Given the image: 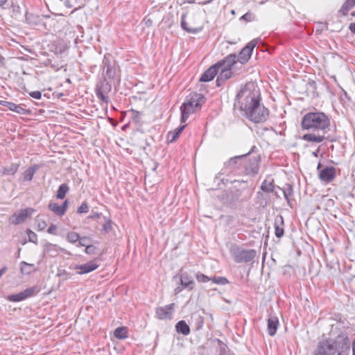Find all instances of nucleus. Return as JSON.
I'll return each instance as SVG.
<instances>
[{"label": "nucleus", "mask_w": 355, "mask_h": 355, "mask_svg": "<svg viewBox=\"0 0 355 355\" xmlns=\"http://www.w3.org/2000/svg\"><path fill=\"white\" fill-rule=\"evenodd\" d=\"M329 127L330 120L325 113L319 111L307 112L302 119L301 128L308 132L302 139L309 142H322L326 139L324 135L329 130Z\"/></svg>", "instance_id": "1"}, {"label": "nucleus", "mask_w": 355, "mask_h": 355, "mask_svg": "<svg viewBox=\"0 0 355 355\" xmlns=\"http://www.w3.org/2000/svg\"><path fill=\"white\" fill-rule=\"evenodd\" d=\"M260 92L257 85L253 83H248L241 89L236 95V102L239 109L247 111L252 109L260 102Z\"/></svg>", "instance_id": "2"}, {"label": "nucleus", "mask_w": 355, "mask_h": 355, "mask_svg": "<svg viewBox=\"0 0 355 355\" xmlns=\"http://www.w3.org/2000/svg\"><path fill=\"white\" fill-rule=\"evenodd\" d=\"M205 101V98L202 94L195 93L188 96L180 107V121L184 123L188 119L189 115L193 113L196 109L200 108Z\"/></svg>", "instance_id": "3"}, {"label": "nucleus", "mask_w": 355, "mask_h": 355, "mask_svg": "<svg viewBox=\"0 0 355 355\" xmlns=\"http://www.w3.org/2000/svg\"><path fill=\"white\" fill-rule=\"evenodd\" d=\"M230 253L234 261L237 263H248L254 261L257 256V251L254 249L245 250L236 244H232L230 248Z\"/></svg>", "instance_id": "4"}, {"label": "nucleus", "mask_w": 355, "mask_h": 355, "mask_svg": "<svg viewBox=\"0 0 355 355\" xmlns=\"http://www.w3.org/2000/svg\"><path fill=\"white\" fill-rule=\"evenodd\" d=\"M247 119L254 123H263L266 121L269 116V110L259 103L254 105L252 109L245 112Z\"/></svg>", "instance_id": "5"}, {"label": "nucleus", "mask_w": 355, "mask_h": 355, "mask_svg": "<svg viewBox=\"0 0 355 355\" xmlns=\"http://www.w3.org/2000/svg\"><path fill=\"white\" fill-rule=\"evenodd\" d=\"M331 343L333 344V352L334 354L349 355L350 341L345 334H339L334 340L331 339Z\"/></svg>", "instance_id": "6"}, {"label": "nucleus", "mask_w": 355, "mask_h": 355, "mask_svg": "<svg viewBox=\"0 0 355 355\" xmlns=\"http://www.w3.org/2000/svg\"><path fill=\"white\" fill-rule=\"evenodd\" d=\"M254 148H255V146H253L248 153L230 158L227 162L225 163L224 167L222 168L220 174L230 175L239 170L243 164V160L248 154L253 151Z\"/></svg>", "instance_id": "7"}, {"label": "nucleus", "mask_w": 355, "mask_h": 355, "mask_svg": "<svg viewBox=\"0 0 355 355\" xmlns=\"http://www.w3.org/2000/svg\"><path fill=\"white\" fill-rule=\"evenodd\" d=\"M111 90V83L105 77H103L96 86V96L100 101L107 104L110 102V98L107 94Z\"/></svg>", "instance_id": "8"}, {"label": "nucleus", "mask_w": 355, "mask_h": 355, "mask_svg": "<svg viewBox=\"0 0 355 355\" xmlns=\"http://www.w3.org/2000/svg\"><path fill=\"white\" fill-rule=\"evenodd\" d=\"M34 211L35 210L33 208L20 209L19 211L14 213L9 218V222L14 225L23 223L28 218L31 216Z\"/></svg>", "instance_id": "9"}, {"label": "nucleus", "mask_w": 355, "mask_h": 355, "mask_svg": "<svg viewBox=\"0 0 355 355\" xmlns=\"http://www.w3.org/2000/svg\"><path fill=\"white\" fill-rule=\"evenodd\" d=\"M257 45L256 40L250 42L239 53L237 60L241 64H244L250 60L252 52Z\"/></svg>", "instance_id": "10"}, {"label": "nucleus", "mask_w": 355, "mask_h": 355, "mask_svg": "<svg viewBox=\"0 0 355 355\" xmlns=\"http://www.w3.org/2000/svg\"><path fill=\"white\" fill-rule=\"evenodd\" d=\"M313 355H334L331 339H325L318 343Z\"/></svg>", "instance_id": "11"}, {"label": "nucleus", "mask_w": 355, "mask_h": 355, "mask_svg": "<svg viewBox=\"0 0 355 355\" xmlns=\"http://www.w3.org/2000/svg\"><path fill=\"white\" fill-rule=\"evenodd\" d=\"M174 303L166 305L164 306H159L156 309L155 315L159 320H171L173 318L174 311Z\"/></svg>", "instance_id": "12"}, {"label": "nucleus", "mask_w": 355, "mask_h": 355, "mask_svg": "<svg viewBox=\"0 0 355 355\" xmlns=\"http://www.w3.org/2000/svg\"><path fill=\"white\" fill-rule=\"evenodd\" d=\"M318 176L322 182L329 183L336 178V168L334 166H326L324 168L320 171Z\"/></svg>", "instance_id": "13"}, {"label": "nucleus", "mask_w": 355, "mask_h": 355, "mask_svg": "<svg viewBox=\"0 0 355 355\" xmlns=\"http://www.w3.org/2000/svg\"><path fill=\"white\" fill-rule=\"evenodd\" d=\"M99 265L96 263V260L90 261L85 264L76 265L75 270H78L77 273L78 275H83L91 272L98 268Z\"/></svg>", "instance_id": "14"}, {"label": "nucleus", "mask_w": 355, "mask_h": 355, "mask_svg": "<svg viewBox=\"0 0 355 355\" xmlns=\"http://www.w3.org/2000/svg\"><path fill=\"white\" fill-rule=\"evenodd\" d=\"M68 205L69 200L67 199L61 205H59L55 202H51L48 205V208L57 216H62L66 213Z\"/></svg>", "instance_id": "15"}, {"label": "nucleus", "mask_w": 355, "mask_h": 355, "mask_svg": "<svg viewBox=\"0 0 355 355\" xmlns=\"http://www.w3.org/2000/svg\"><path fill=\"white\" fill-rule=\"evenodd\" d=\"M117 65L118 64L114 57L110 53H106L103 57L101 68L103 69L105 73H107L108 71L112 69Z\"/></svg>", "instance_id": "16"}, {"label": "nucleus", "mask_w": 355, "mask_h": 355, "mask_svg": "<svg viewBox=\"0 0 355 355\" xmlns=\"http://www.w3.org/2000/svg\"><path fill=\"white\" fill-rule=\"evenodd\" d=\"M219 69L216 64L209 67L200 76V82H209L213 80L215 76L218 73Z\"/></svg>", "instance_id": "17"}, {"label": "nucleus", "mask_w": 355, "mask_h": 355, "mask_svg": "<svg viewBox=\"0 0 355 355\" xmlns=\"http://www.w3.org/2000/svg\"><path fill=\"white\" fill-rule=\"evenodd\" d=\"M232 76V71L231 69L220 68L218 71V76L216 79V85L220 87L227 80L230 79Z\"/></svg>", "instance_id": "18"}, {"label": "nucleus", "mask_w": 355, "mask_h": 355, "mask_svg": "<svg viewBox=\"0 0 355 355\" xmlns=\"http://www.w3.org/2000/svg\"><path fill=\"white\" fill-rule=\"evenodd\" d=\"M106 78L113 82L114 84H119L121 81V69L119 65L105 73Z\"/></svg>", "instance_id": "19"}, {"label": "nucleus", "mask_w": 355, "mask_h": 355, "mask_svg": "<svg viewBox=\"0 0 355 355\" xmlns=\"http://www.w3.org/2000/svg\"><path fill=\"white\" fill-rule=\"evenodd\" d=\"M236 55L234 53L228 55L224 60L218 62L216 64L217 67L220 68L231 69L232 67L236 64Z\"/></svg>", "instance_id": "20"}, {"label": "nucleus", "mask_w": 355, "mask_h": 355, "mask_svg": "<svg viewBox=\"0 0 355 355\" xmlns=\"http://www.w3.org/2000/svg\"><path fill=\"white\" fill-rule=\"evenodd\" d=\"M279 324V319L277 316H270L268 319L267 330L270 336L275 335Z\"/></svg>", "instance_id": "21"}, {"label": "nucleus", "mask_w": 355, "mask_h": 355, "mask_svg": "<svg viewBox=\"0 0 355 355\" xmlns=\"http://www.w3.org/2000/svg\"><path fill=\"white\" fill-rule=\"evenodd\" d=\"M44 253L49 254L52 257H55L58 254L59 250L64 251L63 248L58 247L55 244H52L51 243H46L44 245Z\"/></svg>", "instance_id": "22"}, {"label": "nucleus", "mask_w": 355, "mask_h": 355, "mask_svg": "<svg viewBox=\"0 0 355 355\" xmlns=\"http://www.w3.org/2000/svg\"><path fill=\"white\" fill-rule=\"evenodd\" d=\"M180 284L184 286L185 289L191 291L195 286V282L188 274L184 273L180 277Z\"/></svg>", "instance_id": "23"}, {"label": "nucleus", "mask_w": 355, "mask_h": 355, "mask_svg": "<svg viewBox=\"0 0 355 355\" xmlns=\"http://www.w3.org/2000/svg\"><path fill=\"white\" fill-rule=\"evenodd\" d=\"M274 179L267 176L261 184V189L266 193H272L275 189Z\"/></svg>", "instance_id": "24"}, {"label": "nucleus", "mask_w": 355, "mask_h": 355, "mask_svg": "<svg viewBox=\"0 0 355 355\" xmlns=\"http://www.w3.org/2000/svg\"><path fill=\"white\" fill-rule=\"evenodd\" d=\"M19 167V164L12 163L10 166L3 167L0 170V173L1 175H14L18 171Z\"/></svg>", "instance_id": "25"}, {"label": "nucleus", "mask_w": 355, "mask_h": 355, "mask_svg": "<svg viewBox=\"0 0 355 355\" xmlns=\"http://www.w3.org/2000/svg\"><path fill=\"white\" fill-rule=\"evenodd\" d=\"M177 332L187 336L190 334V328L184 320L179 321L175 325Z\"/></svg>", "instance_id": "26"}, {"label": "nucleus", "mask_w": 355, "mask_h": 355, "mask_svg": "<svg viewBox=\"0 0 355 355\" xmlns=\"http://www.w3.org/2000/svg\"><path fill=\"white\" fill-rule=\"evenodd\" d=\"M185 17H186V15H183L182 16V18H181V27L185 30L187 32L189 33H198V32H200L201 30H202V28L201 27H199V28H192V27H189L188 26V24L185 20Z\"/></svg>", "instance_id": "27"}, {"label": "nucleus", "mask_w": 355, "mask_h": 355, "mask_svg": "<svg viewBox=\"0 0 355 355\" xmlns=\"http://www.w3.org/2000/svg\"><path fill=\"white\" fill-rule=\"evenodd\" d=\"M355 6V0H346L340 8L339 12L343 15H347L349 10Z\"/></svg>", "instance_id": "28"}, {"label": "nucleus", "mask_w": 355, "mask_h": 355, "mask_svg": "<svg viewBox=\"0 0 355 355\" xmlns=\"http://www.w3.org/2000/svg\"><path fill=\"white\" fill-rule=\"evenodd\" d=\"M191 319L195 322L196 329H200L204 325V318L198 313H193Z\"/></svg>", "instance_id": "29"}, {"label": "nucleus", "mask_w": 355, "mask_h": 355, "mask_svg": "<svg viewBox=\"0 0 355 355\" xmlns=\"http://www.w3.org/2000/svg\"><path fill=\"white\" fill-rule=\"evenodd\" d=\"M37 168L36 166H34L33 167H29L27 168L24 173H23V180L24 181H31L33 176L35 173L36 172Z\"/></svg>", "instance_id": "30"}, {"label": "nucleus", "mask_w": 355, "mask_h": 355, "mask_svg": "<svg viewBox=\"0 0 355 355\" xmlns=\"http://www.w3.org/2000/svg\"><path fill=\"white\" fill-rule=\"evenodd\" d=\"M69 191V187L67 184L64 183L60 184L57 191L56 198L58 199H64Z\"/></svg>", "instance_id": "31"}, {"label": "nucleus", "mask_w": 355, "mask_h": 355, "mask_svg": "<svg viewBox=\"0 0 355 355\" xmlns=\"http://www.w3.org/2000/svg\"><path fill=\"white\" fill-rule=\"evenodd\" d=\"M186 126H187L186 124L182 125L180 126L179 128H176L174 131L169 132L168 134V138L171 137L170 141L171 142L175 141L178 138V137L180 136L181 132L184 130V129L185 128Z\"/></svg>", "instance_id": "32"}, {"label": "nucleus", "mask_w": 355, "mask_h": 355, "mask_svg": "<svg viewBox=\"0 0 355 355\" xmlns=\"http://www.w3.org/2000/svg\"><path fill=\"white\" fill-rule=\"evenodd\" d=\"M26 19L29 24L35 26L39 25L42 21L40 16L33 14H26Z\"/></svg>", "instance_id": "33"}, {"label": "nucleus", "mask_w": 355, "mask_h": 355, "mask_svg": "<svg viewBox=\"0 0 355 355\" xmlns=\"http://www.w3.org/2000/svg\"><path fill=\"white\" fill-rule=\"evenodd\" d=\"M9 110L19 114H27L29 113L28 110L22 107L20 105L15 104L12 102L9 106Z\"/></svg>", "instance_id": "34"}, {"label": "nucleus", "mask_w": 355, "mask_h": 355, "mask_svg": "<svg viewBox=\"0 0 355 355\" xmlns=\"http://www.w3.org/2000/svg\"><path fill=\"white\" fill-rule=\"evenodd\" d=\"M114 335L116 338L125 339L128 338V331L124 327H118L114 331Z\"/></svg>", "instance_id": "35"}, {"label": "nucleus", "mask_w": 355, "mask_h": 355, "mask_svg": "<svg viewBox=\"0 0 355 355\" xmlns=\"http://www.w3.org/2000/svg\"><path fill=\"white\" fill-rule=\"evenodd\" d=\"M284 198L287 200L288 203L290 202L291 197L293 195V189L291 184H286L282 189Z\"/></svg>", "instance_id": "36"}, {"label": "nucleus", "mask_w": 355, "mask_h": 355, "mask_svg": "<svg viewBox=\"0 0 355 355\" xmlns=\"http://www.w3.org/2000/svg\"><path fill=\"white\" fill-rule=\"evenodd\" d=\"M40 292V289L37 286L29 287L24 291L26 298L35 295Z\"/></svg>", "instance_id": "37"}, {"label": "nucleus", "mask_w": 355, "mask_h": 355, "mask_svg": "<svg viewBox=\"0 0 355 355\" xmlns=\"http://www.w3.org/2000/svg\"><path fill=\"white\" fill-rule=\"evenodd\" d=\"M8 299L11 302H20L26 300V298L24 291H22L17 294L8 295Z\"/></svg>", "instance_id": "38"}, {"label": "nucleus", "mask_w": 355, "mask_h": 355, "mask_svg": "<svg viewBox=\"0 0 355 355\" xmlns=\"http://www.w3.org/2000/svg\"><path fill=\"white\" fill-rule=\"evenodd\" d=\"M80 239V236L75 232H70L67 235V240L71 243L77 242Z\"/></svg>", "instance_id": "39"}, {"label": "nucleus", "mask_w": 355, "mask_h": 355, "mask_svg": "<svg viewBox=\"0 0 355 355\" xmlns=\"http://www.w3.org/2000/svg\"><path fill=\"white\" fill-rule=\"evenodd\" d=\"M213 283L219 284V285H225L229 283L228 279L224 277H214L211 278V280Z\"/></svg>", "instance_id": "40"}, {"label": "nucleus", "mask_w": 355, "mask_h": 355, "mask_svg": "<svg viewBox=\"0 0 355 355\" xmlns=\"http://www.w3.org/2000/svg\"><path fill=\"white\" fill-rule=\"evenodd\" d=\"M275 236L277 238H281L284 235V228L278 225V223L277 220H275Z\"/></svg>", "instance_id": "41"}, {"label": "nucleus", "mask_w": 355, "mask_h": 355, "mask_svg": "<svg viewBox=\"0 0 355 355\" xmlns=\"http://www.w3.org/2000/svg\"><path fill=\"white\" fill-rule=\"evenodd\" d=\"M27 234L28 236V241L30 242H32L35 244H37V235L33 232L31 230L28 229L27 230Z\"/></svg>", "instance_id": "42"}, {"label": "nucleus", "mask_w": 355, "mask_h": 355, "mask_svg": "<svg viewBox=\"0 0 355 355\" xmlns=\"http://www.w3.org/2000/svg\"><path fill=\"white\" fill-rule=\"evenodd\" d=\"M240 19L244 20L247 22L252 21L255 20V15L250 12H248L245 14H244L243 15H242Z\"/></svg>", "instance_id": "43"}, {"label": "nucleus", "mask_w": 355, "mask_h": 355, "mask_svg": "<svg viewBox=\"0 0 355 355\" xmlns=\"http://www.w3.org/2000/svg\"><path fill=\"white\" fill-rule=\"evenodd\" d=\"M130 113L131 114V118L135 123H139L141 119V113L139 111L135 110H130Z\"/></svg>", "instance_id": "44"}, {"label": "nucleus", "mask_w": 355, "mask_h": 355, "mask_svg": "<svg viewBox=\"0 0 355 355\" xmlns=\"http://www.w3.org/2000/svg\"><path fill=\"white\" fill-rule=\"evenodd\" d=\"M196 278L198 282H203V283L207 282L211 280L210 277H209L208 276H207L202 273H200V272H197L196 274Z\"/></svg>", "instance_id": "45"}, {"label": "nucleus", "mask_w": 355, "mask_h": 355, "mask_svg": "<svg viewBox=\"0 0 355 355\" xmlns=\"http://www.w3.org/2000/svg\"><path fill=\"white\" fill-rule=\"evenodd\" d=\"M89 211V206L87 202H83L77 209L78 214H86Z\"/></svg>", "instance_id": "46"}, {"label": "nucleus", "mask_w": 355, "mask_h": 355, "mask_svg": "<svg viewBox=\"0 0 355 355\" xmlns=\"http://www.w3.org/2000/svg\"><path fill=\"white\" fill-rule=\"evenodd\" d=\"M36 222L38 230L42 231L46 229L47 224L44 220L40 219L38 217H37Z\"/></svg>", "instance_id": "47"}, {"label": "nucleus", "mask_w": 355, "mask_h": 355, "mask_svg": "<svg viewBox=\"0 0 355 355\" xmlns=\"http://www.w3.org/2000/svg\"><path fill=\"white\" fill-rule=\"evenodd\" d=\"M79 243L78 244V246H84L86 248V246H88L89 245L88 244V241H89V238L87 237V236H83V237H80L79 239Z\"/></svg>", "instance_id": "48"}, {"label": "nucleus", "mask_w": 355, "mask_h": 355, "mask_svg": "<svg viewBox=\"0 0 355 355\" xmlns=\"http://www.w3.org/2000/svg\"><path fill=\"white\" fill-rule=\"evenodd\" d=\"M111 229H112L111 220L110 219H107L105 223L103 225V230L107 232L110 231Z\"/></svg>", "instance_id": "49"}, {"label": "nucleus", "mask_w": 355, "mask_h": 355, "mask_svg": "<svg viewBox=\"0 0 355 355\" xmlns=\"http://www.w3.org/2000/svg\"><path fill=\"white\" fill-rule=\"evenodd\" d=\"M57 225L55 224H51L47 230V232L50 234L56 235L57 232Z\"/></svg>", "instance_id": "50"}, {"label": "nucleus", "mask_w": 355, "mask_h": 355, "mask_svg": "<svg viewBox=\"0 0 355 355\" xmlns=\"http://www.w3.org/2000/svg\"><path fill=\"white\" fill-rule=\"evenodd\" d=\"M30 96L35 99H40L42 98V93L40 91L31 92L29 93Z\"/></svg>", "instance_id": "51"}, {"label": "nucleus", "mask_w": 355, "mask_h": 355, "mask_svg": "<svg viewBox=\"0 0 355 355\" xmlns=\"http://www.w3.org/2000/svg\"><path fill=\"white\" fill-rule=\"evenodd\" d=\"M95 250H96L95 246H94L92 245H89L88 246H86V248L85 249V253L90 254H94Z\"/></svg>", "instance_id": "52"}, {"label": "nucleus", "mask_w": 355, "mask_h": 355, "mask_svg": "<svg viewBox=\"0 0 355 355\" xmlns=\"http://www.w3.org/2000/svg\"><path fill=\"white\" fill-rule=\"evenodd\" d=\"M12 12L15 15H18L21 12L20 7L18 5H12Z\"/></svg>", "instance_id": "53"}, {"label": "nucleus", "mask_w": 355, "mask_h": 355, "mask_svg": "<svg viewBox=\"0 0 355 355\" xmlns=\"http://www.w3.org/2000/svg\"><path fill=\"white\" fill-rule=\"evenodd\" d=\"M0 6L3 8H7L9 7L8 0H0Z\"/></svg>", "instance_id": "54"}, {"label": "nucleus", "mask_w": 355, "mask_h": 355, "mask_svg": "<svg viewBox=\"0 0 355 355\" xmlns=\"http://www.w3.org/2000/svg\"><path fill=\"white\" fill-rule=\"evenodd\" d=\"M12 102L0 100V105L7 107L9 109V106Z\"/></svg>", "instance_id": "55"}, {"label": "nucleus", "mask_w": 355, "mask_h": 355, "mask_svg": "<svg viewBox=\"0 0 355 355\" xmlns=\"http://www.w3.org/2000/svg\"><path fill=\"white\" fill-rule=\"evenodd\" d=\"M184 288V286H182L181 284L179 285L175 289V294H178V293H180Z\"/></svg>", "instance_id": "56"}, {"label": "nucleus", "mask_w": 355, "mask_h": 355, "mask_svg": "<svg viewBox=\"0 0 355 355\" xmlns=\"http://www.w3.org/2000/svg\"><path fill=\"white\" fill-rule=\"evenodd\" d=\"M258 171H259V166H258V164L256 163L254 164V166H252V173H258Z\"/></svg>", "instance_id": "57"}, {"label": "nucleus", "mask_w": 355, "mask_h": 355, "mask_svg": "<svg viewBox=\"0 0 355 355\" xmlns=\"http://www.w3.org/2000/svg\"><path fill=\"white\" fill-rule=\"evenodd\" d=\"M349 30L351 31V32L355 35V22L354 23H351L349 24Z\"/></svg>", "instance_id": "58"}, {"label": "nucleus", "mask_w": 355, "mask_h": 355, "mask_svg": "<svg viewBox=\"0 0 355 355\" xmlns=\"http://www.w3.org/2000/svg\"><path fill=\"white\" fill-rule=\"evenodd\" d=\"M21 264L22 266H30L31 269L34 267L33 264H30V263H26L25 261H22L21 263Z\"/></svg>", "instance_id": "59"}, {"label": "nucleus", "mask_w": 355, "mask_h": 355, "mask_svg": "<svg viewBox=\"0 0 355 355\" xmlns=\"http://www.w3.org/2000/svg\"><path fill=\"white\" fill-rule=\"evenodd\" d=\"M6 270H7L6 267H3L0 270V277L2 276L3 274H4L6 272Z\"/></svg>", "instance_id": "60"}, {"label": "nucleus", "mask_w": 355, "mask_h": 355, "mask_svg": "<svg viewBox=\"0 0 355 355\" xmlns=\"http://www.w3.org/2000/svg\"><path fill=\"white\" fill-rule=\"evenodd\" d=\"M352 352H353V355H355V339L354 340V341L352 343Z\"/></svg>", "instance_id": "61"}, {"label": "nucleus", "mask_w": 355, "mask_h": 355, "mask_svg": "<svg viewBox=\"0 0 355 355\" xmlns=\"http://www.w3.org/2000/svg\"><path fill=\"white\" fill-rule=\"evenodd\" d=\"M318 153H319V149H318L317 150L314 151L313 153V155L315 156V157H318Z\"/></svg>", "instance_id": "62"}, {"label": "nucleus", "mask_w": 355, "mask_h": 355, "mask_svg": "<svg viewBox=\"0 0 355 355\" xmlns=\"http://www.w3.org/2000/svg\"><path fill=\"white\" fill-rule=\"evenodd\" d=\"M3 64V58L1 55L0 54V67Z\"/></svg>", "instance_id": "63"}, {"label": "nucleus", "mask_w": 355, "mask_h": 355, "mask_svg": "<svg viewBox=\"0 0 355 355\" xmlns=\"http://www.w3.org/2000/svg\"><path fill=\"white\" fill-rule=\"evenodd\" d=\"M96 67V65H93L91 67V71L92 72H94L93 69H95Z\"/></svg>", "instance_id": "64"}]
</instances>
